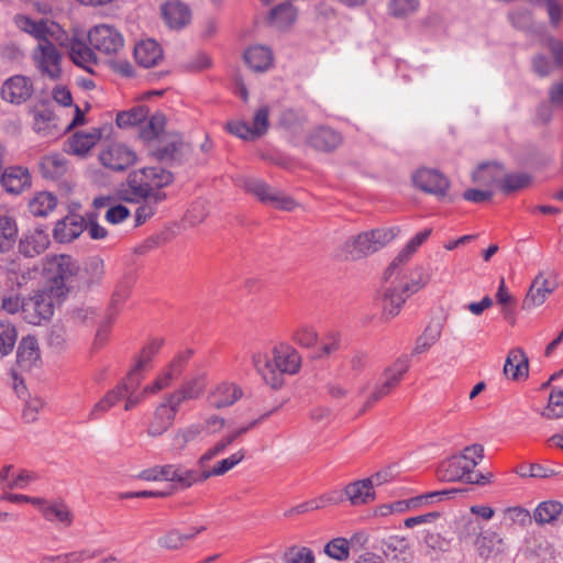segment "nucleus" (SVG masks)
<instances>
[{"mask_svg":"<svg viewBox=\"0 0 563 563\" xmlns=\"http://www.w3.org/2000/svg\"><path fill=\"white\" fill-rule=\"evenodd\" d=\"M252 362L265 384L278 389L285 383V375H295L299 372L301 356L291 345L278 343L268 352L254 354Z\"/></svg>","mask_w":563,"mask_h":563,"instance_id":"f257e3e1","label":"nucleus"},{"mask_svg":"<svg viewBox=\"0 0 563 563\" xmlns=\"http://www.w3.org/2000/svg\"><path fill=\"white\" fill-rule=\"evenodd\" d=\"M173 181V175L161 166L144 167L129 175L125 199L140 201L153 199L161 202L166 198L159 189Z\"/></svg>","mask_w":563,"mask_h":563,"instance_id":"f03ea898","label":"nucleus"},{"mask_svg":"<svg viewBox=\"0 0 563 563\" xmlns=\"http://www.w3.org/2000/svg\"><path fill=\"white\" fill-rule=\"evenodd\" d=\"M409 367L408 356L402 355L387 366L375 382L361 385L358 394L365 398L363 411L389 395L400 384Z\"/></svg>","mask_w":563,"mask_h":563,"instance_id":"7ed1b4c3","label":"nucleus"},{"mask_svg":"<svg viewBox=\"0 0 563 563\" xmlns=\"http://www.w3.org/2000/svg\"><path fill=\"white\" fill-rule=\"evenodd\" d=\"M45 286L53 290L56 297H66L68 283L76 277L80 267L77 262L66 254L49 255L43 265Z\"/></svg>","mask_w":563,"mask_h":563,"instance_id":"20e7f679","label":"nucleus"},{"mask_svg":"<svg viewBox=\"0 0 563 563\" xmlns=\"http://www.w3.org/2000/svg\"><path fill=\"white\" fill-rule=\"evenodd\" d=\"M484 457V448L481 444L466 446L460 454L445 460L439 466V477L446 482L468 483L473 471Z\"/></svg>","mask_w":563,"mask_h":563,"instance_id":"39448f33","label":"nucleus"},{"mask_svg":"<svg viewBox=\"0 0 563 563\" xmlns=\"http://www.w3.org/2000/svg\"><path fill=\"white\" fill-rule=\"evenodd\" d=\"M398 233V228H377L365 231L346 240L344 250L350 258H362L386 246Z\"/></svg>","mask_w":563,"mask_h":563,"instance_id":"423d86ee","label":"nucleus"},{"mask_svg":"<svg viewBox=\"0 0 563 563\" xmlns=\"http://www.w3.org/2000/svg\"><path fill=\"white\" fill-rule=\"evenodd\" d=\"M65 297H56L53 290L44 285V287L34 292L24 300L23 319L30 324H41L43 321L49 320L54 313V309L62 302Z\"/></svg>","mask_w":563,"mask_h":563,"instance_id":"0eeeda50","label":"nucleus"},{"mask_svg":"<svg viewBox=\"0 0 563 563\" xmlns=\"http://www.w3.org/2000/svg\"><path fill=\"white\" fill-rule=\"evenodd\" d=\"M16 26L32 35L38 43L57 42L64 45L67 40L65 31L59 24L47 19L33 20L26 15L15 16Z\"/></svg>","mask_w":563,"mask_h":563,"instance_id":"6e6552de","label":"nucleus"},{"mask_svg":"<svg viewBox=\"0 0 563 563\" xmlns=\"http://www.w3.org/2000/svg\"><path fill=\"white\" fill-rule=\"evenodd\" d=\"M89 45L100 54L107 56L118 55L124 47V37L121 32L110 24L92 26L87 34Z\"/></svg>","mask_w":563,"mask_h":563,"instance_id":"1a4fd4ad","label":"nucleus"},{"mask_svg":"<svg viewBox=\"0 0 563 563\" xmlns=\"http://www.w3.org/2000/svg\"><path fill=\"white\" fill-rule=\"evenodd\" d=\"M194 354L195 351L190 347L179 351L161 372L156 379L144 387V394H157L161 390L168 388L173 382L181 375Z\"/></svg>","mask_w":563,"mask_h":563,"instance_id":"9d476101","label":"nucleus"},{"mask_svg":"<svg viewBox=\"0 0 563 563\" xmlns=\"http://www.w3.org/2000/svg\"><path fill=\"white\" fill-rule=\"evenodd\" d=\"M74 112L75 115L73 120L65 126L58 125V122L56 121L55 115L52 111L44 110L37 112L34 117V131L43 137L56 139L59 135H62V133L69 131L76 125L84 123L85 115L78 106H75Z\"/></svg>","mask_w":563,"mask_h":563,"instance_id":"9b49d317","label":"nucleus"},{"mask_svg":"<svg viewBox=\"0 0 563 563\" xmlns=\"http://www.w3.org/2000/svg\"><path fill=\"white\" fill-rule=\"evenodd\" d=\"M36 69L51 79L59 78L62 74V56L53 42L38 43L32 52Z\"/></svg>","mask_w":563,"mask_h":563,"instance_id":"f8f14e48","label":"nucleus"},{"mask_svg":"<svg viewBox=\"0 0 563 563\" xmlns=\"http://www.w3.org/2000/svg\"><path fill=\"white\" fill-rule=\"evenodd\" d=\"M180 406L181 404L172 394H168L155 408L147 434L156 438L165 433L173 426Z\"/></svg>","mask_w":563,"mask_h":563,"instance_id":"ddd939ff","label":"nucleus"},{"mask_svg":"<svg viewBox=\"0 0 563 563\" xmlns=\"http://www.w3.org/2000/svg\"><path fill=\"white\" fill-rule=\"evenodd\" d=\"M247 191L255 195L262 202L272 205L275 208L291 211L296 208L295 200L277 190H274L265 183L258 179H250L245 183Z\"/></svg>","mask_w":563,"mask_h":563,"instance_id":"4468645a","label":"nucleus"},{"mask_svg":"<svg viewBox=\"0 0 563 563\" xmlns=\"http://www.w3.org/2000/svg\"><path fill=\"white\" fill-rule=\"evenodd\" d=\"M413 185L424 192L443 198L450 188L449 179L435 169L419 168L412 174Z\"/></svg>","mask_w":563,"mask_h":563,"instance_id":"2eb2a0df","label":"nucleus"},{"mask_svg":"<svg viewBox=\"0 0 563 563\" xmlns=\"http://www.w3.org/2000/svg\"><path fill=\"white\" fill-rule=\"evenodd\" d=\"M385 282L388 284L383 292L382 308L383 317L386 320L396 317L409 297L408 292H402L399 287L398 272L391 278H387V271L385 272Z\"/></svg>","mask_w":563,"mask_h":563,"instance_id":"dca6fc26","label":"nucleus"},{"mask_svg":"<svg viewBox=\"0 0 563 563\" xmlns=\"http://www.w3.org/2000/svg\"><path fill=\"white\" fill-rule=\"evenodd\" d=\"M99 161L106 168L120 172L135 163L136 154L124 144L113 143L100 152Z\"/></svg>","mask_w":563,"mask_h":563,"instance_id":"f3484780","label":"nucleus"},{"mask_svg":"<svg viewBox=\"0 0 563 563\" xmlns=\"http://www.w3.org/2000/svg\"><path fill=\"white\" fill-rule=\"evenodd\" d=\"M34 91L32 80L23 75H15L8 78L1 88V96L3 100L13 103L21 104L27 101Z\"/></svg>","mask_w":563,"mask_h":563,"instance_id":"a211bd4d","label":"nucleus"},{"mask_svg":"<svg viewBox=\"0 0 563 563\" xmlns=\"http://www.w3.org/2000/svg\"><path fill=\"white\" fill-rule=\"evenodd\" d=\"M558 284L551 282L544 272L533 278L528 292L522 300V309L530 310L545 302L547 298L556 289Z\"/></svg>","mask_w":563,"mask_h":563,"instance_id":"6ab92c4d","label":"nucleus"},{"mask_svg":"<svg viewBox=\"0 0 563 563\" xmlns=\"http://www.w3.org/2000/svg\"><path fill=\"white\" fill-rule=\"evenodd\" d=\"M378 549L391 562L410 563L413 559L410 542L405 537L394 534L384 538L379 541Z\"/></svg>","mask_w":563,"mask_h":563,"instance_id":"aec40b11","label":"nucleus"},{"mask_svg":"<svg viewBox=\"0 0 563 563\" xmlns=\"http://www.w3.org/2000/svg\"><path fill=\"white\" fill-rule=\"evenodd\" d=\"M479 533L474 540V547L476 552L482 558H493L506 550V541L500 533L492 528L484 529L482 526H477Z\"/></svg>","mask_w":563,"mask_h":563,"instance_id":"412c9836","label":"nucleus"},{"mask_svg":"<svg viewBox=\"0 0 563 563\" xmlns=\"http://www.w3.org/2000/svg\"><path fill=\"white\" fill-rule=\"evenodd\" d=\"M48 233L40 227L24 232L19 241V252L25 257H35L44 253L49 246Z\"/></svg>","mask_w":563,"mask_h":563,"instance_id":"4be33fe9","label":"nucleus"},{"mask_svg":"<svg viewBox=\"0 0 563 563\" xmlns=\"http://www.w3.org/2000/svg\"><path fill=\"white\" fill-rule=\"evenodd\" d=\"M1 186L10 195H20L31 187L32 178L29 169L23 166L7 167L0 178Z\"/></svg>","mask_w":563,"mask_h":563,"instance_id":"5701e85b","label":"nucleus"},{"mask_svg":"<svg viewBox=\"0 0 563 563\" xmlns=\"http://www.w3.org/2000/svg\"><path fill=\"white\" fill-rule=\"evenodd\" d=\"M164 22L169 29L181 30L191 21L190 8L180 0H170L161 7Z\"/></svg>","mask_w":563,"mask_h":563,"instance_id":"b1692460","label":"nucleus"},{"mask_svg":"<svg viewBox=\"0 0 563 563\" xmlns=\"http://www.w3.org/2000/svg\"><path fill=\"white\" fill-rule=\"evenodd\" d=\"M508 379L520 382L529 376V358L521 347L509 351L503 369Z\"/></svg>","mask_w":563,"mask_h":563,"instance_id":"393cba45","label":"nucleus"},{"mask_svg":"<svg viewBox=\"0 0 563 563\" xmlns=\"http://www.w3.org/2000/svg\"><path fill=\"white\" fill-rule=\"evenodd\" d=\"M43 518L58 529H68L73 526L75 515L63 499L51 500L43 507Z\"/></svg>","mask_w":563,"mask_h":563,"instance_id":"a878e982","label":"nucleus"},{"mask_svg":"<svg viewBox=\"0 0 563 563\" xmlns=\"http://www.w3.org/2000/svg\"><path fill=\"white\" fill-rule=\"evenodd\" d=\"M68 54L73 63L87 71H92V68L98 64V58L95 49L87 45L85 41L74 37L68 43Z\"/></svg>","mask_w":563,"mask_h":563,"instance_id":"bb28decb","label":"nucleus"},{"mask_svg":"<svg viewBox=\"0 0 563 563\" xmlns=\"http://www.w3.org/2000/svg\"><path fill=\"white\" fill-rule=\"evenodd\" d=\"M85 230V221L80 216L70 214L56 222L53 235L59 243H69Z\"/></svg>","mask_w":563,"mask_h":563,"instance_id":"cd10ccee","label":"nucleus"},{"mask_svg":"<svg viewBox=\"0 0 563 563\" xmlns=\"http://www.w3.org/2000/svg\"><path fill=\"white\" fill-rule=\"evenodd\" d=\"M344 496L355 507L373 501L375 499L373 479L364 478L347 484L344 488Z\"/></svg>","mask_w":563,"mask_h":563,"instance_id":"c85d7f7f","label":"nucleus"},{"mask_svg":"<svg viewBox=\"0 0 563 563\" xmlns=\"http://www.w3.org/2000/svg\"><path fill=\"white\" fill-rule=\"evenodd\" d=\"M41 361V353L37 340L27 335L22 338L16 354V362L20 368L24 371H31L33 367L37 366Z\"/></svg>","mask_w":563,"mask_h":563,"instance_id":"c756f323","label":"nucleus"},{"mask_svg":"<svg viewBox=\"0 0 563 563\" xmlns=\"http://www.w3.org/2000/svg\"><path fill=\"white\" fill-rule=\"evenodd\" d=\"M136 63L145 68L156 66L163 58L159 44L151 38L140 41L134 47Z\"/></svg>","mask_w":563,"mask_h":563,"instance_id":"7c9ffc66","label":"nucleus"},{"mask_svg":"<svg viewBox=\"0 0 563 563\" xmlns=\"http://www.w3.org/2000/svg\"><path fill=\"white\" fill-rule=\"evenodd\" d=\"M243 396L242 388L235 383L222 382L210 394V402L217 408L232 406Z\"/></svg>","mask_w":563,"mask_h":563,"instance_id":"2f4dec72","label":"nucleus"},{"mask_svg":"<svg viewBox=\"0 0 563 563\" xmlns=\"http://www.w3.org/2000/svg\"><path fill=\"white\" fill-rule=\"evenodd\" d=\"M206 386L207 374L198 373L186 379L177 390L170 394L183 405L187 400L199 398L203 394Z\"/></svg>","mask_w":563,"mask_h":563,"instance_id":"473e14b6","label":"nucleus"},{"mask_svg":"<svg viewBox=\"0 0 563 563\" xmlns=\"http://www.w3.org/2000/svg\"><path fill=\"white\" fill-rule=\"evenodd\" d=\"M41 175L46 179H59L68 170V161L64 154L52 153L43 156L38 164Z\"/></svg>","mask_w":563,"mask_h":563,"instance_id":"72a5a7b5","label":"nucleus"},{"mask_svg":"<svg viewBox=\"0 0 563 563\" xmlns=\"http://www.w3.org/2000/svg\"><path fill=\"white\" fill-rule=\"evenodd\" d=\"M184 145L178 133L165 131L152 150L159 159H169L175 158Z\"/></svg>","mask_w":563,"mask_h":563,"instance_id":"f704fd0d","label":"nucleus"},{"mask_svg":"<svg viewBox=\"0 0 563 563\" xmlns=\"http://www.w3.org/2000/svg\"><path fill=\"white\" fill-rule=\"evenodd\" d=\"M203 431L201 423H192L175 430L170 434V445L175 451H184L188 445L198 441Z\"/></svg>","mask_w":563,"mask_h":563,"instance_id":"c9c22d12","label":"nucleus"},{"mask_svg":"<svg viewBox=\"0 0 563 563\" xmlns=\"http://www.w3.org/2000/svg\"><path fill=\"white\" fill-rule=\"evenodd\" d=\"M163 342L164 341L162 339H154L143 347V350L141 351L140 355L136 358L134 366L132 367L126 377L129 382H134L136 378H140V382L142 380L141 372L145 371L150 366L153 357L158 353L159 349L162 347Z\"/></svg>","mask_w":563,"mask_h":563,"instance_id":"e433bc0d","label":"nucleus"},{"mask_svg":"<svg viewBox=\"0 0 563 563\" xmlns=\"http://www.w3.org/2000/svg\"><path fill=\"white\" fill-rule=\"evenodd\" d=\"M342 142L341 135L334 130L325 126H320L310 134L309 144L323 152H329L336 148Z\"/></svg>","mask_w":563,"mask_h":563,"instance_id":"4c0bfd02","label":"nucleus"},{"mask_svg":"<svg viewBox=\"0 0 563 563\" xmlns=\"http://www.w3.org/2000/svg\"><path fill=\"white\" fill-rule=\"evenodd\" d=\"M431 232H432L431 229H424L423 231L417 233L413 238H411L409 240V242L400 251V253L397 255V257L387 267V278H391L393 275L395 273H397L398 265H402L406 261H408V258L430 236Z\"/></svg>","mask_w":563,"mask_h":563,"instance_id":"58836bf2","label":"nucleus"},{"mask_svg":"<svg viewBox=\"0 0 563 563\" xmlns=\"http://www.w3.org/2000/svg\"><path fill=\"white\" fill-rule=\"evenodd\" d=\"M165 117L162 113H155L150 119H145L140 128V137L148 143L153 148L165 132Z\"/></svg>","mask_w":563,"mask_h":563,"instance_id":"ea45409f","label":"nucleus"},{"mask_svg":"<svg viewBox=\"0 0 563 563\" xmlns=\"http://www.w3.org/2000/svg\"><path fill=\"white\" fill-rule=\"evenodd\" d=\"M503 176L504 167L497 163L482 164L472 174L473 181L485 187L499 186Z\"/></svg>","mask_w":563,"mask_h":563,"instance_id":"a19ab883","label":"nucleus"},{"mask_svg":"<svg viewBox=\"0 0 563 563\" xmlns=\"http://www.w3.org/2000/svg\"><path fill=\"white\" fill-rule=\"evenodd\" d=\"M244 59L253 70L265 71L273 64V53L266 46L254 45L245 51Z\"/></svg>","mask_w":563,"mask_h":563,"instance_id":"79ce46f5","label":"nucleus"},{"mask_svg":"<svg viewBox=\"0 0 563 563\" xmlns=\"http://www.w3.org/2000/svg\"><path fill=\"white\" fill-rule=\"evenodd\" d=\"M100 139L101 131L98 128L77 132L69 141L70 152L76 155H85L99 142Z\"/></svg>","mask_w":563,"mask_h":563,"instance_id":"37998d69","label":"nucleus"},{"mask_svg":"<svg viewBox=\"0 0 563 563\" xmlns=\"http://www.w3.org/2000/svg\"><path fill=\"white\" fill-rule=\"evenodd\" d=\"M18 223L11 216H0V254L10 252L16 243Z\"/></svg>","mask_w":563,"mask_h":563,"instance_id":"c03bdc74","label":"nucleus"},{"mask_svg":"<svg viewBox=\"0 0 563 563\" xmlns=\"http://www.w3.org/2000/svg\"><path fill=\"white\" fill-rule=\"evenodd\" d=\"M443 325L441 322H430L418 336L412 350V355L428 352L441 338Z\"/></svg>","mask_w":563,"mask_h":563,"instance_id":"a18cd8bd","label":"nucleus"},{"mask_svg":"<svg viewBox=\"0 0 563 563\" xmlns=\"http://www.w3.org/2000/svg\"><path fill=\"white\" fill-rule=\"evenodd\" d=\"M57 206V198L47 191H41L29 201V211L35 217H46Z\"/></svg>","mask_w":563,"mask_h":563,"instance_id":"49530a36","label":"nucleus"},{"mask_svg":"<svg viewBox=\"0 0 563 563\" xmlns=\"http://www.w3.org/2000/svg\"><path fill=\"white\" fill-rule=\"evenodd\" d=\"M563 506L555 500L540 503L533 512V519L538 525H545L555 521L562 514Z\"/></svg>","mask_w":563,"mask_h":563,"instance_id":"de8ad7c7","label":"nucleus"},{"mask_svg":"<svg viewBox=\"0 0 563 563\" xmlns=\"http://www.w3.org/2000/svg\"><path fill=\"white\" fill-rule=\"evenodd\" d=\"M297 19V11L290 3L277 5L271 11V23L280 30L291 26Z\"/></svg>","mask_w":563,"mask_h":563,"instance_id":"09e8293b","label":"nucleus"},{"mask_svg":"<svg viewBox=\"0 0 563 563\" xmlns=\"http://www.w3.org/2000/svg\"><path fill=\"white\" fill-rule=\"evenodd\" d=\"M318 338L316 328L308 322L297 323L291 331V340L302 347L314 346L318 343Z\"/></svg>","mask_w":563,"mask_h":563,"instance_id":"8fccbe9b","label":"nucleus"},{"mask_svg":"<svg viewBox=\"0 0 563 563\" xmlns=\"http://www.w3.org/2000/svg\"><path fill=\"white\" fill-rule=\"evenodd\" d=\"M208 478V474L205 467L200 468H185L178 465V471L176 475V484L183 488H189L196 484H200L206 482Z\"/></svg>","mask_w":563,"mask_h":563,"instance_id":"3c124183","label":"nucleus"},{"mask_svg":"<svg viewBox=\"0 0 563 563\" xmlns=\"http://www.w3.org/2000/svg\"><path fill=\"white\" fill-rule=\"evenodd\" d=\"M104 276V262L99 256H92L85 263L81 278L87 285H98Z\"/></svg>","mask_w":563,"mask_h":563,"instance_id":"603ef678","label":"nucleus"},{"mask_svg":"<svg viewBox=\"0 0 563 563\" xmlns=\"http://www.w3.org/2000/svg\"><path fill=\"white\" fill-rule=\"evenodd\" d=\"M148 110L144 106L132 108L128 111H122L117 114V125L122 129L141 125L147 118Z\"/></svg>","mask_w":563,"mask_h":563,"instance_id":"864d4df0","label":"nucleus"},{"mask_svg":"<svg viewBox=\"0 0 563 563\" xmlns=\"http://www.w3.org/2000/svg\"><path fill=\"white\" fill-rule=\"evenodd\" d=\"M400 266L401 265H398V280L402 292H408L410 296L428 285L430 280L429 275L424 274L422 271H418L415 276L408 278L406 276H401Z\"/></svg>","mask_w":563,"mask_h":563,"instance_id":"5fc2aeb1","label":"nucleus"},{"mask_svg":"<svg viewBox=\"0 0 563 563\" xmlns=\"http://www.w3.org/2000/svg\"><path fill=\"white\" fill-rule=\"evenodd\" d=\"M245 457V451L239 450L231 454L229 457H225L221 461H218L212 467L206 468L208 474V478L213 476H222L233 470L238 464H240Z\"/></svg>","mask_w":563,"mask_h":563,"instance_id":"6e6d98bb","label":"nucleus"},{"mask_svg":"<svg viewBox=\"0 0 563 563\" xmlns=\"http://www.w3.org/2000/svg\"><path fill=\"white\" fill-rule=\"evenodd\" d=\"M140 386V378H136L134 382H129L128 378H125L123 382H121L119 385H117L113 389L109 390L101 399L106 404V406L111 409L114 407L119 401H121L125 395L126 391L131 390L133 387Z\"/></svg>","mask_w":563,"mask_h":563,"instance_id":"4d7b16f0","label":"nucleus"},{"mask_svg":"<svg viewBox=\"0 0 563 563\" xmlns=\"http://www.w3.org/2000/svg\"><path fill=\"white\" fill-rule=\"evenodd\" d=\"M18 333L14 324L0 320V353L2 356L10 354L15 345Z\"/></svg>","mask_w":563,"mask_h":563,"instance_id":"13d9d810","label":"nucleus"},{"mask_svg":"<svg viewBox=\"0 0 563 563\" xmlns=\"http://www.w3.org/2000/svg\"><path fill=\"white\" fill-rule=\"evenodd\" d=\"M388 13L396 18L402 19L416 13L419 9L418 0H390L388 2Z\"/></svg>","mask_w":563,"mask_h":563,"instance_id":"bf43d9fd","label":"nucleus"},{"mask_svg":"<svg viewBox=\"0 0 563 563\" xmlns=\"http://www.w3.org/2000/svg\"><path fill=\"white\" fill-rule=\"evenodd\" d=\"M324 553L336 561H346L350 556L347 539H332L324 545Z\"/></svg>","mask_w":563,"mask_h":563,"instance_id":"052dcab7","label":"nucleus"},{"mask_svg":"<svg viewBox=\"0 0 563 563\" xmlns=\"http://www.w3.org/2000/svg\"><path fill=\"white\" fill-rule=\"evenodd\" d=\"M457 489H444V490H438V492H431L427 494H422L412 498L407 499L409 510L419 509L424 505H430L435 501V499L442 497V496H451L454 494H457Z\"/></svg>","mask_w":563,"mask_h":563,"instance_id":"680f3d73","label":"nucleus"},{"mask_svg":"<svg viewBox=\"0 0 563 563\" xmlns=\"http://www.w3.org/2000/svg\"><path fill=\"white\" fill-rule=\"evenodd\" d=\"M38 478L37 474L29 471V470H19L14 472V476L11 482H8L3 485V490L5 489H24L31 483L35 482Z\"/></svg>","mask_w":563,"mask_h":563,"instance_id":"e2e57ef3","label":"nucleus"},{"mask_svg":"<svg viewBox=\"0 0 563 563\" xmlns=\"http://www.w3.org/2000/svg\"><path fill=\"white\" fill-rule=\"evenodd\" d=\"M341 338L335 331H330L323 335L317 352V356L325 357L340 349Z\"/></svg>","mask_w":563,"mask_h":563,"instance_id":"0e129e2a","label":"nucleus"},{"mask_svg":"<svg viewBox=\"0 0 563 563\" xmlns=\"http://www.w3.org/2000/svg\"><path fill=\"white\" fill-rule=\"evenodd\" d=\"M549 419H559L563 417V391L553 390L549 398V404L542 413Z\"/></svg>","mask_w":563,"mask_h":563,"instance_id":"69168bd1","label":"nucleus"},{"mask_svg":"<svg viewBox=\"0 0 563 563\" xmlns=\"http://www.w3.org/2000/svg\"><path fill=\"white\" fill-rule=\"evenodd\" d=\"M504 514L507 520L520 527H527L532 521L529 510L520 506L508 507L504 510Z\"/></svg>","mask_w":563,"mask_h":563,"instance_id":"338daca9","label":"nucleus"},{"mask_svg":"<svg viewBox=\"0 0 563 563\" xmlns=\"http://www.w3.org/2000/svg\"><path fill=\"white\" fill-rule=\"evenodd\" d=\"M529 184V177L522 174L506 175L501 178L499 187L505 192H511L526 187Z\"/></svg>","mask_w":563,"mask_h":563,"instance_id":"774afa93","label":"nucleus"}]
</instances>
